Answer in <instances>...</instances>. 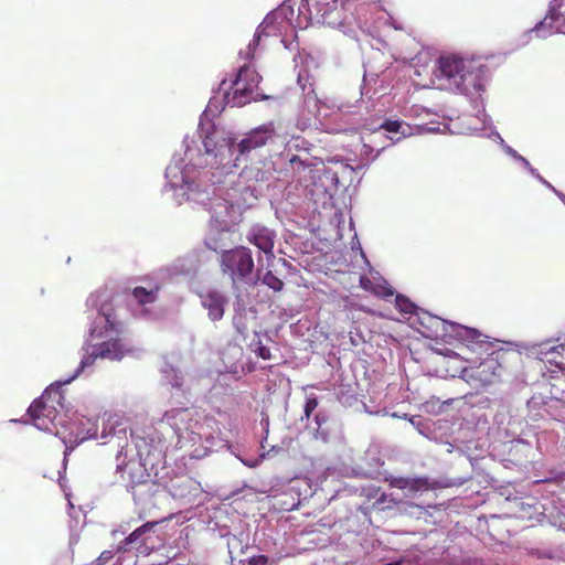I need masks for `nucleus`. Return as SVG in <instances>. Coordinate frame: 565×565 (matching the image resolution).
I'll return each mask as SVG.
<instances>
[{"label":"nucleus","mask_w":565,"mask_h":565,"mask_svg":"<svg viewBox=\"0 0 565 565\" xmlns=\"http://www.w3.org/2000/svg\"><path fill=\"white\" fill-rule=\"evenodd\" d=\"M262 76L250 65L241 66L237 74L231 79H223L220 84L218 94L231 107H242L254 99V93L258 88Z\"/></svg>","instance_id":"nucleus-1"},{"label":"nucleus","mask_w":565,"mask_h":565,"mask_svg":"<svg viewBox=\"0 0 565 565\" xmlns=\"http://www.w3.org/2000/svg\"><path fill=\"white\" fill-rule=\"evenodd\" d=\"M434 76L440 88H457L467 90L468 84L477 79L473 73V62L456 55L440 56L437 61Z\"/></svg>","instance_id":"nucleus-2"},{"label":"nucleus","mask_w":565,"mask_h":565,"mask_svg":"<svg viewBox=\"0 0 565 565\" xmlns=\"http://www.w3.org/2000/svg\"><path fill=\"white\" fill-rule=\"evenodd\" d=\"M534 350L543 364L540 367L542 376L550 381L552 397L565 401V359L563 354L555 347H550L548 342L539 344Z\"/></svg>","instance_id":"nucleus-3"},{"label":"nucleus","mask_w":565,"mask_h":565,"mask_svg":"<svg viewBox=\"0 0 565 565\" xmlns=\"http://www.w3.org/2000/svg\"><path fill=\"white\" fill-rule=\"evenodd\" d=\"M62 398L60 387L50 386L30 405L28 413L36 428L57 434L55 422L58 411L56 405H62Z\"/></svg>","instance_id":"nucleus-4"},{"label":"nucleus","mask_w":565,"mask_h":565,"mask_svg":"<svg viewBox=\"0 0 565 565\" xmlns=\"http://www.w3.org/2000/svg\"><path fill=\"white\" fill-rule=\"evenodd\" d=\"M220 266L233 284L249 282L255 267L252 250L245 246L224 250L221 254Z\"/></svg>","instance_id":"nucleus-5"},{"label":"nucleus","mask_w":565,"mask_h":565,"mask_svg":"<svg viewBox=\"0 0 565 565\" xmlns=\"http://www.w3.org/2000/svg\"><path fill=\"white\" fill-rule=\"evenodd\" d=\"M502 365L494 353L489 354L478 365L463 367L460 377L473 388L480 390L500 381Z\"/></svg>","instance_id":"nucleus-6"},{"label":"nucleus","mask_w":565,"mask_h":565,"mask_svg":"<svg viewBox=\"0 0 565 565\" xmlns=\"http://www.w3.org/2000/svg\"><path fill=\"white\" fill-rule=\"evenodd\" d=\"M128 351V348L119 338L105 341L100 343L97 348H95L81 361L79 367L77 369L75 375L72 379L76 377L84 367L92 365L98 358L108 360H120Z\"/></svg>","instance_id":"nucleus-7"},{"label":"nucleus","mask_w":565,"mask_h":565,"mask_svg":"<svg viewBox=\"0 0 565 565\" xmlns=\"http://www.w3.org/2000/svg\"><path fill=\"white\" fill-rule=\"evenodd\" d=\"M275 137L276 129L273 122L260 125L246 134L245 138L236 145V150L239 154H247L253 150L266 146L267 142L273 140Z\"/></svg>","instance_id":"nucleus-8"},{"label":"nucleus","mask_w":565,"mask_h":565,"mask_svg":"<svg viewBox=\"0 0 565 565\" xmlns=\"http://www.w3.org/2000/svg\"><path fill=\"white\" fill-rule=\"evenodd\" d=\"M119 330L120 322L116 319L113 303L110 301L102 303L90 329V335L103 338L107 337L109 332L118 334Z\"/></svg>","instance_id":"nucleus-9"},{"label":"nucleus","mask_w":565,"mask_h":565,"mask_svg":"<svg viewBox=\"0 0 565 565\" xmlns=\"http://www.w3.org/2000/svg\"><path fill=\"white\" fill-rule=\"evenodd\" d=\"M117 473L120 482L127 489H135L137 486L147 482L148 478L146 468L137 459H129L118 463Z\"/></svg>","instance_id":"nucleus-10"},{"label":"nucleus","mask_w":565,"mask_h":565,"mask_svg":"<svg viewBox=\"0 0 565 565\" xmlns=\"http://www.w3.org/2000/svg\"><path fill=\"white\" fill-rule=\"evenodd\" d=\"M247 241L258 247L268 259H273L275 257V233L268 227L254 225L247 234Z\"/></svg>","instance_id":"nucleus-11"},{"label":"nucleus","mask_w":565,"mask_h":565,"mask_svg":"<svg viewBox=\"0 0 565 565\" xmlns=\"http://www.w3.org/2000/svg\"><path fill=\"white\" fill-rule=\"evenodd\" d=\"M391 486L399 490L407 489L411 493L425 492L428 490H435L443 487L439 481L429 480L426 477H396L392 479Z\"/></svg>","instance_id":"nucleus-12"},{"label":"nucleus","mask_w":565,"mask_h":565,"mask_svg":"<svg viewBox=\"0 0 565 565\" xmlns=\"http://www.w3.org/2000/svg\"><path fill=\"white\" fill-rule=\"evenodd\" d=\"M202 306L207 310L210 319L221 320L224 316V308L227 298L217 290H210L201 296Z\"/></svg>","instance_id":"nucleus-13"},{"label":"nucleus","mask_w":565,"mask_h":565,"mask_svg":"<svg viewBox=\"0 0 565 565\" xmlns=\"http://www.w3.org/2000/svg\"><path fill=\"white\" fill-rule=\"evenodd\" d=\"M159 291L160 286L158 284H151L149 287L137 286L132 288L130 295L137 305L143 307L156 302Z\"/></svg>","instance_id":"nucleus-14"},{"label":"nucleus","mask_w":565,"mask_h":565,"mask_svg":"<svg viewBox=\"0 0 565 565\" xmlns=\"http://www.w3.org/2000/svg\"><path fill=\"white\" fill-rule=\"evenodd\" d=\"M159 523V521H150L137 527L120 543L119 550L128 551L130 544L136 543L145 533L153 530Z\"/></svg>","instance_id":"nucleus-15"},{"label":"nucleus","mask_w":565,"mask_h":565,"mask_svg":"<svg viewBox=\"0 0 565 565\" xmlns=\"http://www.w3.org/2000/svg\"><path fill=\"white\" fill-rule=\"evenodd\" d=\"M459 335L467 342L469 343H475V344H482V343H487V341L484 340L486 339V335H483L482 333H480L478 330L476 329H471V328H461L460 332H459Z\"/></svg>","instance_id":"nucleus-16"},{"label":"nucleus","mask_w":565,"mask_h":565,"mask_svg":"<svg viewBox=\"0 0 565 565\" xmlns=\"http://www.w3.org/2000/svg\"><path fill=\"white\" fill-rule=\"evenodd\" d=\"M262 35H263V30H260V28H257V30L253 36V40L248 43L246 50H242L239 52V55L246 60H252L255 55V51L259 44Z\"/></svg>","instance_id":"nucleus-17"},{"label":"nucleus","mask_w":565,"mask_h":565,"mask_svg":"<svg viewBox=\"0 0 565 565\" xmlns=\"http://www.w3.org/2000/svg\"><path fill=\"white\" fill-rule=\"evenodd\" d=\"M375 296L387 299L388 297L394 296L393 288L382 278H376V284L372 291Z\"/></svg>","instance_id":"nucleus-18"},{"label":"nucleus","mask_w":565,"mask_h":565,"mask_svg":"<svg viewBox=\"0 0 565 565\" xmlns=\"http://www.w3.org/2000/svg\"><path fill=\"white\" fill-rule=\"evenodd\" d=\"M395 305L397 309L404 315H413L415 312V305L402 295L395 296Z\"/></svg>","instance_id":"nucleus-19"},{"label":"nucleus","mask_w":565,"mask_h":565,"mask_svg":"<svg viewBox=\"0 0 565 565\" xmlns=\"http://www.w3.org/2000/svg\"><path fill=\"white\" fill-rule=\"evenodd\" d=\"M263 282L274 291H280L284 287L282 280L275 276L270 270L264 275Z\"/></svg>","instance_id":"nucleus-20"},{"label":"nucleus","mask_w":565,"mask_h":565,"mask_svg":"<svg viewBox=\"0 0 565 565\" xmlns=\"http://www.w3.org/2000/svg\"><path fill=\"white\" fill-rule=\"evenodd\" d=\"M404 126L405 124L402 120L387 119L381 125V128L388 132H402L403 135H405V130L403 129Z\"/></svg>","instance_id":"nucleus-21"},{"label":"nucleus","mask_w":565,"mask_h":565,"mask_svg":"<svg viewBox=\"0 0 565 565\" xmlns=\"http://www.w3.org/2000/svg\"><path fill=\"white\" fill-rule=\"evenodd\" d=\"M315 422L318 426L316 436H320L323 440H326L328 437V433L322 430V425L327 422V417L323 414L318 413L315 416Z\"/></svg>","instance_id":"nucleus-22"},{"label":"nucleus","mask_w":565,"mask_h":565,"mask_svg":"<svg viewBox=\"0 0 565 565\" xmlns=\"http://www.w3.org/2000/svg\"><path fill=\"white\" fill-rule=\"evenodd\" d=\"M253 351L255 352V354L264 360H270L271 359V354H270V351L268 348H266L265 345H263L262 341H257L255 343V348L253 349Z\"/></svg>","instance_id":"nucleus-23"},{"label":"nucleus","mask_w":565,"mask_h":565,"mask_svg":"<svg viewBox=\"0 0 565 565\" xmlns=\"http://www.w3.org/2000/svg\"><path fill=\"white\" fill-rule=\"evenodd\" d=\"M214 134H215V131H213L212 134H206L203 138V146H204L206 153L214 152V150L216 148V141L214 140V137H213Z\"/></svg>","instance_id":"nucleus-24"},{"label":"nucleus","mask_w":565,"mask_h":565,"mask_svg":"<svg viewBox=\"0 0 565 565\" xmlns=\"http://www.w3.org/2000/svg\"><path fill=\"white\" fill-rule=\"evenodd\" d=\"M318 406V399L316 396H310L306 401L305 405V418L309 419L313 411Z\"/></svg>","instance_id":"nucleus-25"},{"label":"nucleus","mask_w":565,"mask_h":565,"mask_svg":"<svg viewBox=\"0 0 565 565\" xmlns=\"http://www.w3.org/2000/svg\"><path fill=\"white\" fill-rule=\"evenodd\" d=\"M375 284H376V278L372 279L371 277H369L366 275H362L360 277V286H361V288H363L366 291L372 292Z\"/></svg>","instance_id":"nucleus-26"},{"label":"nucleus","mask_w":565,"mask_h":565,"mask_svg":"<svg viewBox=\"0 0 565 565\" xmlns=\"http://www.w3.org/2000/svg\"><path fill=\"white\" fill-rule=\"evenodd\" d=\"M268 557L265 555H256L249 558L248 565H267Z\"/></svg>","instance_id":"nucleus-27"},{"label":"nucleus","mask_w":565,"mask_h":565,"mask_svg":"<svg viewBox=\"0 0 565 565\" xmlns=\"http://www.w3.org/2000/svg\"><path fill=\"white\" fill-rule=\"evenodd\" d=\"M289 163L294 170H300L306 167L305 162L296 154L290 158Z\"/></svg>","instance_id":"nucleus-28"},{"label":"nucleus","mask_w":565,"mask_h":565,"mask_svg":"<svg viewBox=\"0 0 565 565\" xmlns=\"http://www.w3.org/2000/svg\"><path fill=\"white\" fill-rule=\"evenodd\" d=\"M564 342H565V339H564ZM556 348V350L563 354L564 359H565V343H559L558 345H554Z\"/></svg>","instance_id":"nucleus-29"},{"label":"nucleus","mask_w":565,"mask_h":565,"mask_svg":"<svg viewBox=\"0 0 565 565\" xmlns=\"http://www.w3.org/2000/svg\"><path fill=\"white\" fill-rule=\"evenodd\" d=\"M323 21H327L326 12L322 13Z\"/></svg>","instance_id":"nucleus-30"},{"label":"nucleus","mask_w":565,"mask_h":565,"mask_svg":"<svg viewBox=\"0 0 565 565\" xmlns=\"http://www.w3.org/2000/svg\"><path fill=\"white\" fill-rule=\"evenodd\" d=\"M100 557L107 558V555H105V553H102Z\"/></svg>","instance_id":"nucleus-31"},{"label":"nucleus","mask_w":565,"mask_h":565,"mask_svg":"<svg viewBox=\"0 0 565 565\" xmlns=\"http://www.w3.org/2000/svg\"><path fill=\"white\" fill-rule=\"evenodd\" d=\"M100 557L107 558V555H105V553H102Z\"/></svg>","instance_id":"nucleus-32"},{"label":"nucleus","mask_w":565,"mask_h":565,"mask_svg":"<svg viewBox=\"0 0 565 565\" xmlns=\"http://www.w3.org/2000/svg\"><path fill=\"white\" fill-rule=\"evenodd\" d=\"M100 557L107 558V555H105V553H102Z\"/></svg>","instance_id":"nucleus-33"}]
</instances>
